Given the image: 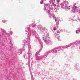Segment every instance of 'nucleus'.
Instances as JSON below:
<instances>
[{
    "label": "nucleus",
    "mask_w": 80,
    "mask_h": 80,
    "mask_svg": "<svg viewBox=\"0 0 80 80\" xmlns=\"http://www.w3.org/2000/svg\"><path fill=\"white\" fill-rule=\"evenodd\" d=\"M35 27V25H33L32 26V28H34V27Z\"/></svg>",
    "instance_id": "nucleus-6"
},
{
    "label": "nucleus",
    "mask_w": 80,
    "mask_h": 80,
    "mask_svg": "<svg viewBox=\"0 0 80 80\" xmlns=\"http://www.w3.org/2000/svg\"><path fill=\"white\" fill-rule=\"evenodd\" d=\"M56 1L58 2V3H59L60 2V0H57Z\"/></svg>",
    "instance_id": "nucleus-4"
},
{
    "label": "nucleus",
    "mask_w": 80,
    "mask_h": 80,
    "mask_svg": "<svg viewBox=\"0 0 80 80\" xmlns=\"http://www.w3.org/2000/svg\"><path fill=\"white\" fill-rule=\"evenodd\" d=\"M53 30H56V29H53Z\"/></svg>",
    "instance_id": "nucleus-8"
},
{
    "label": "nucleus",
    "mask_w": 80,
    "mask_h": 80,
    "mask_svg": "<svg viewBox=\"0 0 80 80\" xmlns=\"http://www.w3.org/2000/svg\"><path fill=\"white\" fill-rule=\"evenodd\" d=\"M69 8L70 7V6H69Z\"/></svg>",
    "instance_id": "nucleus-12"
},
{
    "label": "nucleus",
    "mask_w": 80,
    "mask_h": 80,
    "mask_svg": "<svg viewBox=\"0 0 80 80\" xmlns=\"http://www.w3.org/2000/svg\"><path fill=\"white\" fill-rule=\"evenodd\" d=\"M55 22H57V19H56V20H55Z\"/></svg>",
    "instance_id": "nucleus-9"
},
{
    "label": "nucleus",
    "mask_w": 80,
    "mask_h": 80,
    "mask_svg": "<svg viewBox=\"0 0 80 80\" xmlns=\"http://www.w3.org/2000/svg\"><path fill=\"white\" fill-rule=\"evenodd\" d=\"M41 4H42V3H43V1H41L40 2Z\"/></svg>",
    "instance_id": "nucleus-3"
},
{
    "label": "nucleus",
    "mask_w": 80,
    "mask_h": 80,
    "mask_svg": "<svg viewBox=\"0 0 80 80\" xmlns=\"http://www.w3.org/2000/svg\"><path fill=\"white\" fill-rule=\"evenodd\" d=\"M69 9H70V8H69Z\"/></svg>",
    "instance_id": "nucleus-13"
},
{
    "label": "nucleus",
    "mask_w": 80,
    "mask_h": 80,
    "mask_svg": "<svg viewBox=\"0 0 80 80\" xmlns=\"http://www.w3.org/2000/svg\"><path fill=\"white\" fill-rule=\"evenodd\" d=\"M53 5L54 7H56V4H54Z\"/></svg>",
    "instance_id": "nucleus-7"
},
{
    "label": "nucleus",
    "mask_w": 80,
    "mask_h": 80,
    "mask_svg": "<svg viewBox=\"0 0 80 80\" xmlns=\"http://www.w3.org/2000/svg\"><path fill=\"white\" fill-rule=\"evenodd\" d=\"M54 0V2H55V0Z\"/></svg>",
    "instance_id": "nucleus-11"
},
{
    "label": "nucleus",
    "mask_w": 80,
    "mask_h": 80,
    "mask_svg": "<svg viewBox=\"0 0 80 80\" xmlns=\"http://www.w3.org/2000/svg\"><path fill=\"white\" fill-rule=\"evenodd\" d=\"M77 8V7L76 6H75V7H74V9H76V8Z\"/></svg>",
    "instance_id": "nucleus-5"
},
{
    "label": "nucleus",
    "mask_w": 80,
    "mask_h": 80,
    "mask_svg": "<svg viewBox=\"0 0 80 80\" xmlns=\"http://www.w3.org/2000/svg\"><path fill=\"white\" fill-rule=\"evenodd\" d=\"M47 41L46 40H45L44 42H45Z\"/></svg>",
    "instance_id": "nucleus-10"
},
{
    "label": "nucleus",
    "mask_w": 80,
    "mask_h": 80,
    "mask_svg": "<svg viewBox=\"0 0 80 80\" xmlns=\"http://www.w3.org/2000/svg\"><path fill=\"white\" fill-rule=\"evenodd\" d=\"M78 32H80L78 30H77L76 31V33H78Z\"/></svg>",
    "instance_id": "nucleus-2"
},
{
    "label": "nucleus",
    "mask_w": 80,
    "mask_h": 80,
    "mask_svg": "<svg viewBox=\"0 0 80 80\" xmlns=\"http://www.w3.org/2000/svg\"><path fill=\"white\" fill-rule=\"evenodd\" d=\"M50 16H51L50 18H52V17H53V18H56V17H55V15H53L52 14H50Z\"/></svg>",
    "instance_id": "nucleus-1"
}]
</instances>
